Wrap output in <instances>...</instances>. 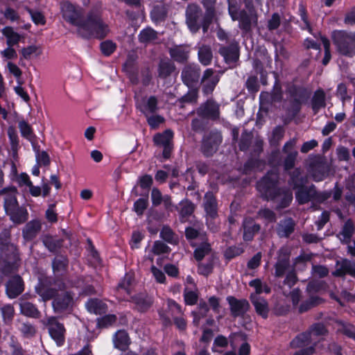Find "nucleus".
Instances as JSON below:
<instances>
[{"label": "nucleus", "mask_w": 355, "mask_h": 355, "mask_svg": "<svg viewBox=\"0 0 355 355\" xmlns=\"http://www.w3.org/2000/svg\"><path fill=\"white\" fill-rule=\"evenodd\" d=\"M61 11L63 18L71 24L76 26L78 33L83 37L103 38L109 32V28L101 20L98 11L90 12L85 21L82 19V8L76 7L68 1L61 4Z\"/></svg>", "instance_id": "obj_1"}, {"label": "nucleus", "mask_w": 355, "mask_h": 355, "mask_svg": "<svg viewBox=\"0 0 355 355\" xmlns=\"http://www.w3.org/2000/svg\"><path fill=\"white\" fill-rule=\"evenodd\" d=\"M65 288L64 283L58 280L51 282L48 279L40 280L35 286L36 293L43 301L54 297L52 305L55 312H69L73 304V296L69 292H63Z\"/></svg>", "instance_id": "obj_2"}, {"label": "nucleus", "mask_w": 355, "mask_h": 355, "mask_svg": "<svg viewBox=\"0 0 355 355\" xmlns=\"http://www.w3.org/2000/svg\"><path fill=\"white\" fill-rule=\"evenodd\" d=\"M277 181V171L272 170L257 182V189L267 200L278 199L279 197H282L278 208H284L292 201L293 194L290 190L277 189L276 187Z\"/></svg>", "instance_id": "obj_3"}, {"label": "nucleus", "mask_w": 355, "mask_h": 355, "mask_svg": "<svg viewBox=\"0 0 355 355\" xmlns=\"http://www.w3.org/2000/svg\"><path fill=\"white\" fill-rule=\"evenodd\" d=\"M333 40L338 51L342 55L352 57L355 54V32L336 31Z\"/></svg>", "instance_id": "obj_4"}, {"label": "nucleus", "mask_w": 355, "mask_h": 355, "mask_svg": "<svg viewBox=\"0 0 355 355\" xmlns=\"http://www.w3.org/2000/svg\"><path fill=\"white\" fill-rule=\"evenodd\" d=\"M327 329L321 323L313 324L307 332L302 333L296 336L290 343L292 348H299L320 340L318 337L325 335Z\"/></svg>", "instance_id": "obj_5"}, {"label": "nucleus", "mask_w": 355, "mask_h": 355, "mask_svg": "<svg viewBox=\"0 0 355 355\" xmlns=\"http://www.w3.org/2000/svg\"><path fill=\"white\" fill-rule=\"evenodd\" d=\"M300 175V169L296 168L291 175V181L295 188H298L295 193L296 200L300 204H304L315 196V190L313 185L309 188L304 187V184L306 183V180L303 178L299 180L298 176Z\"/></svg>", "instance_id": "obj_6"}, {"label": "nucleus", "mask_w": 355, "mask_h": 355, "mask_svg": "<svg viewBox=\"0 0 355 355\" xmlns=\"http://www.w3.org/2000/svg\"><path fill=\"white\" fill-rule=\"evenodd\" d=\"M43 324L48 329L51 338L58 346H62L65 340L66 329L62 323H60L55 317H49L43 320Z\"/></svg>", "instance_id": "obj_7"}, {"label": "nucleus", "mask_w": 355, "mask_h": 355, "mask_svg": "<svg viewBox=\"0 0 355 355\" xmlns=\"http://www.w3.org/2000/svg\"><path fill=\"white\" fill-rule=\"evenodd\" d=\"M186 23L189 30L193 32H197L202 27V21L200 19L202 17V10L200 7L196 3H190L187 6L185 11Z\"/></svg>", "instance_id": "obj_8"}, {"label": "nucleus", "mask_w": 355, "mask_h": 355, "mask_svg": "<svg viewBox=\"0 0 355 355\" xmlns=\"http://www.w3.org/2000/svg\"><path fill=\"white\" fill-rule=\"evenodd\" d=\"M329 172V164L322 159L315 160L310 165L309 173L316 182L323 180L327 177Z\"/></svg>", "instance_id": "obj_9"}, {"label": "nucleus", "mask_w": 355, "mask_h": 355, "mask_svg": "<svg viewBox=\"0 0 355 355\" xmlns=\"http://www.w3.org/2000/svg\"><path fill=\"white\" fill-rule=\"evenodd\" d=\"M173 132L170 130H166L161 134H157L154 137L153 141L155 144L164 148L163 156L165 159H168L170 156L173 148Z\"/></svg>", "instance_id": "obj_10"}, {"label": "nucleus", "mask_w": 355, "mask_h": 355, "mask_svg": "<svg viewBox=\"0 0 355 355\" xmlns=\"http://www.w3.org/2000/svg\"><path fill=\"white\" fill-rule=\"evenodd\" d=\"M222 142V136L220 132H211L203 139L202 150L206 156H210L216 150Z\"/></svg>", "instance_id": "obj_11"}, {"label": "nucleus", "mask_w": 355, "mask_h": 355, "mask_svg": "<svg viewBox=\"0 0 355 355\" xmlns=\"http://www.w3.org/2000/svg\"><path fill=\"white\" fill-rule=\"evenodd\" d=\"M293 269L290 266L289 253L286 248H281L279 251V258L275 264V276L280 277Z\"/></svg>", "instance_id": "obj_12"}, {"label": "nucleus", "mask_w": 355, "mask_h": 355, "mask_svg": "<svg viewBox=\"0 0 355 355\" xmlns=\"http://www.w3.org/2000/svg\"><path fill=\"white\" fill-rule=\"evenodd\" d=\"M219 81V76L215 73L212 69H207L205 71L202 78V91L205 94H211Z\"/></svg>", "instance_id": "obj_13"}, {"label": "nucleus", "mask_w": 355, "mask_h": 355, "mask_svg": "<svg viewBox=\"0 0 355 355\" xmlns=\"http://www.w3.org/2000/svg\"><path fill=\"white\" fill-rule=\"evenodd\" d=\"M216 3V0H202V3L205 9V13L202 19V28L204 33L207 31L209 24L215 17Z\"/></svg>", "instance_id": "obj_14"}, {"label": "nucleus", "mask_w": 355, "mask_h": 355, "mask_svg": "<svg viewBox=\"0 0 355 355\" xmlns=\"http://www.w3.org/2000/svg\"><path fill=\"white\" fill-rule=\"evenodd\" d=\"M157 98L155 96H150L138 101L137 107L146 116H148L157 110Z\"/></svg>", "instance_id": "obj_15"}, {"label": "nucleus", "mask_w": 355, "mask_h": 355, "mask_svg": "<svg viewBox=\"0 0 355 355\" xmlns=\"http://www.w3.org/2000/svg\"><path fill=\"white\" fill-rule=\"evenodd\" d=\"M200 75V70L196 65L186 66L182 71V79L183 83L188 87H193L197 83Z\"/></svg>", "instance_id": "obj_16"}, {"label": "nucleus", "mask_w": 355, "mask_h": 355, "mask_svg": "<svg viewBox=\"0 0 355 355\" xmlns=\"http://www.w3.org/2000/svg\"><path fill=\"white\" fill-rule=\"evenodd\" d=\"M227 300L234 317L243 315L249 309V303L245 300H238L234 297L229 296Z\"/></svg>", "instance_id": "obj_17"}, {"label": "nucleus", "mask_w": 355, "mask_h": 355, "mask_svg": "<svg viewBox=\"0 0 355 355\" xmlns=\"http://www.w3.org/2000/svg\"><path fill=\"white\" fill-rule=\"evenodd\" d=\"M23 291V281L18 275L12 277L6 284V293L11 299L17 297Z\"/></svg>", "instance_id": "obj_18"}, {"label": "nucleus", "mask_w": 355, "mask_h": 355, "mask_svg": "<svg viewBox=\"0 0 355 355\" xmlns=\"http://www.w3.org/2000/svg\"><path fill=\"white\" fill-rule=\"evenodd\" d=\"M203 207L206 212L207 217L215 219L218 216L217 201L211 192H207L204 197Z\"/></svg>", "instance_id": "obj_19"}, {"label": "nucleus", "mask_w": 355, "mask_h": 355, "mask_svg": "<svg viewBox=\"0 0 355 355\" xmlns=\"http://www.w3.org/2000/svg\"><path fill=\"white\" fill-rule=\"evenodd\" d=\"M199 114L205 117L216 119L219 117V105L212 100H208L199 109Z\"/></svg>", "instance_id": "obj_20"}, {"label": "nucleus", "mask_w": 355, "mask_h": 355, "mask_svg": "<svg viewBox=\"0 0 355 355\" xmlns=\"http://www.w3.org/2000/svg\"><path fill=\"white\" fill-rule=\"evenodd\" d=\"M114 347L121 351H125L131 343L128 334L125 330H119L113 336Z\"/></svg>", "instance_id": "obj_21"}, {"label": "nucleus", "mask_w": 355, "mask_h": 355, "mask_svg": "<svg viewBox=\"0 0 355 355\" xmlns=\"http://www.w3.org/2000/svg\"><path fill=\"white\" fill-rule=\"evenodd\" d=\"M250 300L255 308L256 312L262 318H266L269 312L267 301L257 294H251Z\"/></svg>", "instance_id": "obj_22"}, {"label": "nucleus", "mask_w": 355, "mask_h": 355, "mask_svg": "<svg viewBox=\"0 0 355 355\" xmlns=\"http://www.w3.org/2000/svg\"><path fill=\"white\" fill-rule=\"evenodd\" d=\"M229 1V13L232 17V19L235 20L239 21V27L240 28L244 30L245 31H248L250 29L251 22L250 19L248 17H244L243 16L242 12H238L236 10V8L234 6H233L231 3L230 0H228Z\"/></svg>", "instance_id": "obj_23"}, {"label": "nucleus", "mask_w": 355, "mask_h": 355, "mask_svg": "<svg viewBox=\"0 0 355 355\" xmlns=\"http://www.w3.org/2000/svg\"><path fill=\"white\" fill-rule=\"evenodd\" d=\"M336 269L333 272L335 276H343L349 274L355 276V263L347 259H343L338 261L336 263Z\"/></svg>", "instance_id": "obj_24"}, {"label": "nucleus", "mask_w": 355, "mask_h": 355, "mask_svg": "<svg viewBox=\"0 0 355 355\" xmlns=\"http://www.w3.org/2000/svg\"><path fill=\"white\" fill-rule=\"evenodd\" d=\"M42 225L40 220H33L28 222L23 230V236L26 240H32L40 232Z\"/></svg>", "instance_id": "obj_25"}, {"label": "nucleus", "mask_w": 355, "mask_h": 355, "mask_svg": "<svg viewBox=\"0 0 355 355\" xmlns=\"http://www.w3.org/2000/svg\"><path fill=\"white\" fill-rule=\"evenodd\" d=\"M294 144H295V142L293 141H289L286 142L284 146L283 151L284 153H288V155L284 162V167L285 171H288V170L291 169L295 165V159L297 156V151L288 152V149L293 148Z\"/></svg>", "instance_id": "obj_26"}, {"label": "nucleus", "mask_w": 355, "mask_h": 355, "mask_svg": "<svg viewBox=\"0 0 355 355\" xmlns=\"http://www.w3.org/2000/svg\"><path fill=\"white\" fill-rule=\"evenodd\" d=\"M220 54L227 63L235 62L239 59L237 45L232 44L229 46H223L219 49Z\"/></svg>", "instance_id": "obj_27"}, {"label": "nucleus", "mask_w": 355, "mask_h": 355, "mask_svg": "<svg viewBox=\"0 0 355 355\" xmlns=\"http://www.w3.org/2000/svg\"><path fill=\"white\" fill-rule=\"evenodd\" d=\"M295 225L294 220L291 218L281 220L277 228L278 235L280 237H288L293 232Z\"/></svg>", "instance_id": "obj_28"}, {"label": "nucleus", "mask_w": 355, "mask_h": 355, "mask_svg": "<svg viewBox=\"0 0 355 355\" xmlns=\"http://www.w3.org/2000/svg\"><path fill=\"white\" fill-rule=\"evenodd\" d=\"M243 239L245 241H251L254 236V233L258 232L260 226L256 224L251 218L245 219L243 221Z\"/></svg>", "instance_id": "obj_29"}, {"label": "nucleus", "mask_w": 355, "mask_h": 355, "mask_svg": "<svg viewBox=\"0 0 355 355\" xmlns=\"http://www.w3.org/2000/svg\"><path fill=\"white\" fill-rule=\"evenodd\" d=\"M85 306L89 312L95 314H102L107 310V305L98 299H89Z\"/></svg>", "instance_id": "obj_30"}, {"label": "nucleus", "mask_w": 355, "mask_h": 355, "mask_svg": "<svg viewBox=\"0 0 355 355\" xmlns=\"http://www.w3.org/2000/svg\"><path fill=\"white\" fill-rule=\"evenodd\" d=\"M166 15L167 8L162 3H159L154 6L150 12L151 19L155 23L164 21L166 17Z\"/></svg>", "instance_id": "obj_31"}, {"label": "nucleus", "mask_w": 355, "mask_h": 355, "mask_svg": "<svg viewBox=\"0 0 355 355\" xmlns=\"http://www.w3.org/2000/svg\"><path fill=\"white\" fill-rule=\"evenodd\" d=\"M157 39V32L150 27L141 30L139 34V40L141 43L148 44Z\"/></svg>", "instance_id": "obj_32"}, {"label": "nucleus", "mask_w": 355, "mask_h": 355, "mask_svg": "<svg viewBox=\"0 0 355 355\" xmlns=\"http://www.w3.org/2000/svg\"><path fill=\"white\" fill-rule=\"evenodd\" d=\"M188 49L184 46H175L170 49L172 58L178 62H184L188 57Z\"/></svg>", "instance_id": "obj_33"}, {"label": "nucleus", "mask_w": 355, "mask_h": 355, "mask_svg": "<svg viewBox=\"0 0 355 355\" xmlns=\"http://www.w3.org/2000/svg\"><path fill=\"white\" fill-rule=\"evenodd\" d=\"M3 35L7 39L8 46H14L18 44L21 37L17 32H15L12 27L6 26L2 29Z\"/></svg>", "instance_id": "obj_34"}, {"label": "nucleus", "mask_w": 355, "mask_h": 355, "mask_svg": "<svg viewBox=\"0 0 355 355\" xmlns=\"http://www.w3.org/2000/svg\"><path fill=\"white\" fill-rule=\"evenodd\" d=\"M19 306L21 313L26 316L37 318L39 315L40 312L36 306L29 302L21 300Z\"/></svg>", "instance_id": "obj_35"}, {"label": "nucleus", "mask_w": 355, "mask_h": 355, "mask_svg": "<svg viewBox=\"0 0 355 355\" xmlns=\"http://www.w3.org/2000/svg\"><path fill=\"white\" fill-rule=\"evenodd\" d=\"M325 106V94L322 89H318L312 98V108L315 113Z\"/></svg>", "instance_id": "obj_36"}, {"label": "nucleus", "mask_w": 355, "mask_h": 355, "mask_svg": "<svg viewBox=\"0 0 355 355\" xmlns=\"http://www.w3.org/2000/svg\"><path fill=\"white\" fill-rule=\"evenodd\" d=\"M198 58L200 63L205 66L209 65L212 60V52L210 46L202 45L198 49Z\"/></svg>", "instance_id": "obj_37"}, {"label": "nucleus", "mask_w": 355, "mask_h": 355, "mask_svg": "<svg viewBox=\"0 0 355 355\" xmlns=\"http://www.w3.org/2000/svg\"><path fill=\"white\" fill-rule=\"evenodd\" d=\"M7 214L14 223H22L27 220L28 212L25 208L18 207Z\"/></svg>", "instance_id": "obj_38"}, {"label": "nucleus", "mask_w": 355, "mask_h": 355, "mask_svg": "<svg viewBox=\"0 0 355 355\" xmlns=\"http://www.w3.org/2000/svg\"><path fill=\"white\" fill-rule=\"evenodd\" d=\"M16 189H13L4 199V209L6 214L12 211L15 208L18 207V203L16 198Z\"/></svg>", "instance_id": "obj_39"}, {"label": "nucleus", "mask_w": 355, "mask_h": 355, "mask_svg": "<svg viewBox=\"0 0 355 355\" xmlns=\"http://www.w3.org/2000/svg\"><path fill=\"white\" fill-rule=\"evenodd\" d=\"M135 302L139 311H147L153 304V299L148 295H138L135 297Z\"/></svg>", "instance_id": "obj_40"}, {"label": "nucleus", "mask_w": 355, "mask_h": 355, "mask_svg": "<svg viewBox=\"0 0 355 355\" xmlns=\"http://www.w3.org/2000/svg\"><path fill=\"white\" fill-rule=\"evenodd\" d=\"M211 252V248L209 243H203L198 246L195 252L194 257L197 261H201L205 256L209 254Z\"/></svg>", "instance_id": "obj_41"}, {"label": "nucleus", "mask_w": 355, "mask_h": 355, "mask_svg": "<svg viewBox=\"0 0 355 355\" xmlns=\"http://www.w3.org/2000/svg\"><path fill=\"white\" fill-rule=\"evenodd\" d=\"M354 233V225L352 222L348 220L347 221L342 230L340 235L342 238L340 239L343 242L347 243L349 241L352 234Z\"/></svg>", "instance_id": "obj_42"}, {"label": "nucleus", "mask_w": 355, "mask_h": 355, "mask_svg": "<svg viewBox=\"0 0 355 355\" xmlns=\"http://www.w3.org/2000/svg\"><path fill=\"white\" fill-rule=\"evenodd\" d=\"M209 311L208 304L205 302H200L198 306V311L192 312L194 317L193 322L198 325L201 317H205Z\"/></svg>", "instance_id": "obj_43"}, {"label": "nucleus", "mask_w": 355, "mask_h": 355, "mask_svg": "<svg viewBox=\"0 0 355 355\" xmlns=\"http://www.w3.org/2000/svg\"><path fill=\"white\" fill-rule=\"evenodd\" d=\"M249 284L255 289L256 293L254 294L257 295L262 293H269L270 292V287L267 284H263L259 279L252 280Z\"/></svg>", "instance_id": "obj_44"}, {"label": "nucleus", "mask_w": 355, "mask_h": 355, "mask_svg": "<svg viewBox=\"0 0 355 355\" xmlns=\"http://www.w3.org/2000/svg\"><path fill=\"white\" fill-rule=\"evenodd\" d=\"M133 278L131 275L126 274L123 279L119 282L118 286V291H125L128 295L130 294V286L132 283Z\"/></svg>", "instance_id": "obj_45"}, {"label": "nucleus", "mask_w": 355, "mask_h": 355, "mask_svg": "<svg viewBox=\"0 0 355 355\" xmlns=\"http://www.w3.org/2000/svg\"><path fill=\"white\" fill-rule=\"evenodd\" d=\"M160 237L169 243H175L177 239L172 230L168 226H164L160 232Z\"/></svg>", "instance_id": "obj_46"}, {"label": "nucleus", "mask_w": 355, "mask_h": 355, "mask_svg": "<svg viewBox=\"0 0 355 355\" xmlns=\"http://www.w3.org/2000/svg\"><path fill=\"white\" fill-rule=\"evenodd\" d=\"M1 311L4 322L9 323L11 322L15 314L14 307L10 304H6L1 309Z\"/></svg>", "instance_id": "obj_47"}, {"label": "nucleus", "mask_w": 355, "mask_h": 355, "mask_svg": "<svg viewBox=\"0 0 355 355\" xmlns=\"http://www.w3.org/2000/svg\"><path fill=\"white\" fill-rule=\"evenodd\" d=\"M258 216L261 219H263L267 223H272L276 220L275 214L268 208H263L259 211Z\"/></svg>", "instance_id": "obj_48"}, {"label": "nucleus", "mask_w": 355, "mask_h": 355, "mask_svg": "<svg viewBox=\"0 0 355 355\" xmlns=\"http://www.w3.org/2000/svg\"><path fill=\"white\" fill-rule=\"evenodd\" d=\"M180 206V214L182 218L190 216L194 210L193 205L188 200L181 201Z\"/></svg>", "instance_id": "obj_49"}, {"label": "nucleus", "mask_w": 355, "mask_h": 355, "mask_svg": "<svg viewBox=\"0 0 355 355\" xmlns=\"http://www.w3.org/2000/svg\"><path fill=\"white\" fill-rule=\"evenodd\" d=\"M19 128L21 135L28 140H31L33 136L32 128L28 123L24 121H19Z\"/></svg>", "instance_id": "obj_50"}, {"label": "nucleus", "mask_w": 355, "mask_h": 355, "mask_svg": "<svg viewBox=\"0 0 355 355\" xmlns=\"http://www.w3.org/2000/svg\"><path fill=\"white\" fill-rule=\"evenodd\" d=\"M22 57L26 60H29L33 55H37L40 53L39 49L35 45H31L27 47L23 48L21 50Z\"/></svg>", "instance_id": "obj_51"}, {"label": "nucleus", "mask_w": 355, "mask_h": 355, "mask_svg": "<svg viewBox=\"0 0 355 355\" xmlns=\"http://www.w3.org/2000/svg\"><path fill=\"white\" fill-rule=\"evenodd\" d=\"M116 321V315L113 314H109L99 318L98 320V325L100 327H108L114 324Z\"/></svg>", "instance_id": "obj_52"}, {"label": "nucleus", "mask_w": 355, "mask_h": 355, "mask_svg": "<svg viewBox=\"0 0 355 355\" xmlns=\"http://www.w3.org/2000/svg\"><path fill=\"white\" fill-rule=\"evenodd\" d=\"M44 245L51 251L55 252L60 247V242L50 236H45L43 238Z\"/></svg>", "instance_id": "obj_53"}, {"label": "nucleus", "mask_w": 355, "mask_h": 355, "mask_svg": "<svg viewBox=\"0 0 355 355\" xmlns=\"http://www.w3.org/2000/svg\"><path fill=\"white\" fill-rule=\"evenodd\" d=\"M148 204L147 199L139 198L134 203L133 209L137 215L141 216L146 209Z\"/></svg>", "instance_id": "obj_54"}, {"label": "nucleus", "mask_w": 355, "mask_h": 355, "mask_svg": "<svg viewBox=\"0 0 355 355\" xmlns=\"http://www.w3.org/2000/svg\"><path fill=\"white\" fill-rule=\"evenodd\" d=\"M116 44L110 40H106L101 43V49L105 55H111L116 49Z\"/></svg>", "instance_id": "obj_55"}, {"label": "nucleus", "mask_w": 355, "mask_h": 355, "mask_svg": "<svg viewBox=\"0 0 355 355\" xmlns=\"http://www.w3.org/2000/svg\"><path fill=\"white\" fill-rule=\"evenodd\" d=\"M320 40L324 49V56L322 60V64L327 65L331 59L330 43L329 41L324 37H321Z\"/></svg>", "instance_id": "obj_56"}, {"label": "nucleus", "mask_w": 355, "mask_h": 355, "mask_svg": "<svg viewBox=\"0 0 355 355\" xmlns=\"http://www.w3.org/2000/svg\"><path fill=\"white\" fill-rule=\"evenodd\" d=\"M151 250L153 252V254L158 255L161 254L167 253L169 250V248L163 242L157 241L154 243Z\"/></svg>", "instance_id": "obj_57"}, {"label": "nucleus", "mask_w": 355, "mask_h": 355, "mask_svg": "<svg viewBox=\"0 0 355 355\" xmlns=\"http://www.w3.org/2000/svg\"><path fill=\"white\" fill-rule=\"evenodd\" d=\"M53 269L54 272L64 270L67 266V260L62 257H58L53 261Z\"/></svg>", "instance_id": "obj_58"}, {"label": "nucleus", "mask_w": 355, "mask_h": 355, "mask_svg": "<svg viewBox=\"0 0 355 355\" xmlns=\"http://www.w3.org/2000/svg\"><path fill=\"white\" fill-rule=\"evenodd\" d=\"M228 345V340L227 339V338H225V336H218L214 341V344H213V347H212V351L213 352H218L217 347H227Z\"/></svg>", "instance_id": "obj_59"}, {"label": "nucleus", "mask_w": 355, "mask_h": 355, "mask_svg": "<svg viewBox=\"0 0 355 355\" xmlns=\"http://www.w3.org/2000/svg\"><path fill=\"white\" fill-rule=\"evenodd\" d=\"M13 46H8L6 49L1 52L2 58L6 60H14L17 57V51L12 48Z\"/></svg>", "instance_id": "obj_60"}, {"label": "nucleus", "mask_w": 355, "mask_h": 355, "mask_svg": "<svg viewBox=\"0 0 355 355\" xmlns=\"http://www.w3.org/2000/svg\"><path fill=\"white\" fill-rule=\"evenodd\" d=\"M146 117L147 121L152 128H157L161 123H162L164 121V119L159 115H148Z\"/></svg>", "instance_id": "obj_61"}, {"label": "nucleus", "mask_w": 355, "mask_h": 355, "mask_svg": "<svg viewBox=\"0 0 355 355\" xmlns=\"http://www.w3.org/2000/svg\"><path fill=\"white\" fill-rule=\"evenodd\" d=\"M243 252V249L236 246H231L225 252V257L227 259H231L236 256L240 255Z\"/></svg>", "instance_id": "obj_62"}, {"label": "nucleus", "mask_w": 355, "mask_h": 355, "mask_svg": "<svg viewBox=\"0 0 355 355\" xmlns=\"http://www.w3.org/2000/svg\"><path fill=\"white\" fill-rule=\"evenodd\" d=\"M173 71L172 65L167 62H162L159 67V74L160 76L166 77Z\"/></svg>", "instance_id": "obj_63"}, {"label": "nucleus", "mask_w": 355, "mask_h": 355, "mask_svg": "<svg viewBox=\"0 0 355 355\" xmlns=\"http://www.w3.org/2000/svg\"><path fill=\"white\" fill-rule=\"evenodd\" d=\"M339 331L355 340V327L350 324H343Z\"/></svg>", "instance_id": "obj_64"}]
</instances>
